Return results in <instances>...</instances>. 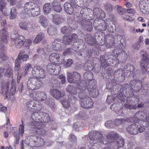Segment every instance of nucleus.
<instances>
[{
  "label": "nucleus",
  "instance_id": "obj_61",
  "mask_svg": "<svg viewBox=\"0 0 149 149\" xmlns=\"http://www.w3.org/2000/svg\"><path fill=\"white\" fill-rule=\"evenodd\" d=\"M72 51V49L69 48L65 50L63 53V54L64 55H70L71 54Z\"/></svg>",
  "mask_w": 149,
  "mask_h": 149
},
{
  "label": "nucleus",
  "instance_id": "obj_50",
  "mask_svg": "<svg viewBox=\"0 0 149 149\" xmlns=\"http://www.w3.org/2000/svg\"><path fill=\"white\" fill-rule=\"evenodd\" d=\"M20 62L19 58H17L15 60V70L18 71L20 67Z\"/></svg>",
  "mask_w": 149,
  "mask_h": 149
},
{
  "label": "nucleus",
  "instance_id": "obj_40",
  "mask_svg": "<svg viewBox=\"0 0 149 149\" xmlns=\"http://www.w3.org/2000/svg\"><path fill=\"white\" fill-rule=\"evenodd\" d=\"M62 18L58 15L53 16V22L54 24L58 25L61 24L62 21Z\"/></svg>",
  "mask_w": 149,
  "mask_h": 149
},
{
  "label": "nucleus",
  "instance_id": "obj_30",
  "mask_svg": "<svg viewBox=\"0 0 149 149\" xmlns=\"http://www.w3.org/2000/svg\"><path fill=\"white\" fill-rule=\"evenodd\" d=\"M83 42V40L80 39L78 38L75 40L74 43L72 45V49L76 51V50L79 48L80 44Z\"/></svg>",
  "mask_w": 149,
  "mask_h": 149
},
{
  "label": "nucleus",
  "instance_id": "obj_55",
  "mask_svg": "<svg viewBox=\"0 0 149 149\" xmlns=\"http://www.w3.org/2000/svg\"><path fill=\"white\" fill-rule=\"evenodd\" d=\"M5 75L8 77H12V70L10 68L7 69L5 72Z\"/></svg>",
  "mask_w": 149,
  "mask_h": 149
},
{
  "label": "nucleus",
  "instance_id": "obj_34",
  "mask_svg": "<svg viewBox=\"0 0 149 149\" xmlns=\"http://www.w3.org/2000/svg\"><path fill=\"white\" fill-rule=\"evenodd\" d=\"M66 90L71 94L76 95L77 93V89L73 86L68 85L66 88Z\"/></svg>",
  "mask_w": 149,
  "mask_h": 149
},
{
  "label": "nucleus",
  "instance_id": "obj_24",
  "mask_svg": "<svg viewBox=\"0 0 149 149\" xmlns=\"http://www.w3.org/2000/svg\"><path fill=\"white\" fill-rule=\"evenodd\" d=\"M62 42L60 39H56L52 43V47L56 51L61 50L62 49Z\"/></svg>",
  "mask_w": 149,
  "mask_h": 149
},
{
  "label": "nucleus",
  "instance_id": "obj_19",
  "mask_svg": "<svg viewBox=\"0 0 149 149\" xmlns=\"http://www.w3.org/2000/svg\"><path fill=\"white\" fill-rule=\"evenodd\" d=\"M81 23L83 28L85 30L90 31L92 29V23L90 21H87L85 19L82 20Z\"/></svg>",
  "mask_w": 149,
  "mask_h": 149
},
{
  "label": "nucleus",
  "instance_id": "obj_16",
  "mask_svg": "<svg viewBox=\"0 0 149 149\" xmlns=\"http://www.w3.org/2000/svg\"><path fill=\"white\" fill-rule=\"evenodd\" d=\"M61 55L58 53H52L49 58V61L54 63H57L60 61V57Z\"/></svg>",
  "mask_w": 149,
  "mask_h": 149
},
{
  "label": "nucleus",
  "instance_id": "obj_7",
  "mask_svg": "<svg viewBox=\"0 0 149 149\" xmlns=\"http://www.w3.org/2000/svg\"><path fill=\"white\" fill-rule=\"evenodd\" d=\"M32 75L34 78H37L39 79H43L46 75V72L45 70L41 67L36 66L33 67L32 70Z\"/></svg>",
  "mask_w": 149,
  "mask_h": 149
},
{
  "label": "nucleus",
  "instance_id": "obj_29",
  "mask_svg": "<svg viewBox=\"0 0 149 149\" xmlns=\"http://www.w3.org/2000/svg\"><path fill=\"white\" fill-rule=\"evenodd\" d=\"M98 22L97 21H95L93 23V25L95 26V27H97V30L102 31L105 30L107 28L106 23L105 22L102 20V24L99 25L98 26L96 24Z\"/></svg>",
  "mask_w": 149,
  "mask_h": 149
},
{
  "label": "nucleus",
  "instance_id": "obj_37",
  "mask_svg": "<svg viewBox=\"0 0 149 149\" xmlns=\"http://www.w3.org/2000/svg\"><path fill=\"white\" fill-rule=\"evenodd\" d=\"M51 6L49 3H46L43 6V12L45 15H47L51 11Z\"/></svg>",
  "mask_w": 149,
  "mask_h": 149
},
{
  "label": "nucleus",
  "instance_id": "obj_11",
  "mask_svg": "<svg viewBox=\"0 0 149 149\" xmlns=\"http://www.w3.org/2000/svg\"><path fill=\"white\" fill-rule=\"evenodd\" d=\"M67 74L68 81L70 83L78 84L81 81V76L77 72H74L73 74L71 73L68 72L67 73Z\"/></svg>",
  "mask_w": 149,
  "mask_h": 149
},
{
  "label": "nucleus",
  "instance_id": "obj_59",
  "mask_svg": "<svg viewBox=\"0 0 149 149\" xmlns=\"http://www.w3.org/2000/svg\"><path fill=\"white\" fill-rule=\"evenodd\" d=\"M73 61L71 59H69L67 60V62L65 64V66L66 68L70 67L73 63Z\"/></svg>",
  "mask_w": 149,
  "mask_h": 149
},
{
  "label": "nucleus",
  "instance_id": "obj_63",
  "mask_svg": "<svg viewBox=\"0 0 149 149\" xmlns=\"http://www.w3.org/2000/svg\"><path fill=\"white\" fill-rule=\"evenodd\" d=\"M118 12L120 14H122L124 13V9L122 8V7L117 5L116 6Z\"/></svg>",
  "mask_w": 149,
  "mask_h": 149
},
{
  "label": "nucleus",
  "instance_id": "obj_33",
  "mask_svg": "<svg viewBox=\"0 0 149 149\" xmlns=\"http://www.w3.org/2000/svg\"><path fill=\"white\" fill-rule=\"evenodd\" d=\"M124 70L125 71H128L127 73L130 72V74H135V72L134 73V66L130 64H127L124 67Z\"/></svg>",
  "mask_w": 149,
  "mask_h": 149
},
{
  "label": "nucleus",
  "instance_id": "obj_46",
  "mask_svg": "<svg viewBox=\"0 0 149 149\" xmlns=\"http://www.w3.org/2000/svg\"><path fill=\"white\" fill-rule=\"evenodd\" d=\"M141 54L142 56L141 61L149 62V60L147 57V53L146 52H144L143 51H142L141 52Z\"/></svg>",
  "mask_w": 149,
  "mask_h": 149
},
{
  "label": "nucleus",
  "instance_id": "obj_8",
  "mask_svg": "<svg viewBox=\"0 0 149 149\" xmlns=\"http://www.w3.org/2000/svg\"><path fill=\"white\" fill-rule=\"evenodd\" d=\"M77 100V99L75 97L70 95L66 96L64 98L61 100V102L65 108H68L70 106V102L72 104L75 103Z\"/></svg>",
  "mask_w": 149,
  "mask_h": 149
},
{
  "label": "nucleus",
  "instance_id": "obj_54",
  "mask_svg": "<svg viewBox=\"0 0 149 149\" xmlns=\"http://www.w3.org/2000/svg\"><path fill=\"white\" fill-rule=\"evenodd\" d=\"M124 108L127 109H134L136 108V105H132L128 103H125L124 105Z\"/></svg>",
  "mask_w": 149,
  "mask_h": 149
},
{
  "label": "nucleus",
  "instance_id": "obj_45",
  "mask_svg": "<svg viewBox=\"0 0 149 149\" xmlns=\"http://www.w3.org/2000/svg\"><path fill=\"white\" fill-rule=\"evenodd\" d=\"M126 121L124 118L116 119L115 121V123L116 126H119L124 123Z\"/></svg>",
  "mask_w": 149,
  "mask_h": 149
},
{
  "label": "nucleus",
  "instance_id": "obj_27",
  "mask_svg": "<svg viewBox=\"0 0 149 149\" xmlns=\"http://www.w3.org/2000/svg\"><path fill=\"white\" fill-rule=\"evenodd\" d=\"M52 5L55 11L60 12L61 11L62 8L60 2L57 1H54L52 3Z\"/></svg>",
  "mask_w": 149,
  "mask_h": 149
},
{
  "label": "nucleus",
  "instance_id": "obj_42",
  "mask_svg": "<svg viewBox=\"0 0 149 149\" xmlns=\"http://www.w3.org/2000/svg\"><path fill=\"white\" fill-rule=\"evenodd\" d=\"M17 13L15 8H12L10 10V19H14L17 17Z\"/></svg>",
  "mask_w": 149,
  "mask_h": 149
},
{
  "label": "nucleus",
  "instance_id": "obj_53",
  "mask_svg": "<svg viewBox=\"0 0 149 149\" xmlns=\"http://www.w3.org/2000/svg\"><path fill=\"white\" fill-rule=\"evenodd\" d=\"M47 95L44 92L40 91V99L38 101H44L47 98Z\"/></svg>",
  "mask_w": 149,
  "mask_h": 149
},
{
  "label": "nucleus",
  "instance_id": "obj_39",
  "mask_svg": "<svg viewBox=\"0 0 149 149\" xmlns=\"http://www.w3.org/2000/svg\"><path fill=\"white\" fill-rule=\"evenodd\" d=\"M24 52H20L17 58H19V61H26L29 58V56L27 54H23Z\"/></svg>",
  "mask_w": 149,
  "mask_h": 149
},
{
  "label": "nucleus",
  "instance_id": "obj_17",
  "mask_svg": "<svg viewBox=\"0 0 149 149\" xmlns=\"http://www.w3.org/2000/svg\"><path fill=\"white\" fill-rule=\"evenodd\" d=\"M77 37V35L75 33L69 36H63V42L65 44H70L72 41H74Z\"/></svg>",
  "mask_w": 149,
  "mask_h": 149
},
{
  "label": "nucleus",
  "instance_id": "obj_51",
  "mask_svg": "<svg viewBox=\"0 0 149 149\" xmlns=\"http://www.w3.org/2000/svg\"><path fill=\"white\" fill-rule=\"evenodd\" d=\"M44 116L42 118H43V120L45 123H47L50 120V117L49 116V114L45 113H43V114Z\"/></svg>",
  "mask_w": 149,
  "mask_h": 149
},
{
  "label": "nucleus",
  "instance_id": "obj_32",
  "mask_svg": "<svg viewBox=\"0 0 149 149\" xmlns=\"http://www.w3.org/2000/svg\"><path fill=\"white\" fill-rule=\"evenodd\" d=\"M84 67L85 70L90 71L93 69L94 66L93 62L89 61L84 65Z\"/></svg>",
  "mask_w": 149,
  "mask_h": 149
},
{
  "label": "nucleus",
  "instance_id": "obj_12",
  "mask_svg": "<svg viewBox=\"0 0 149 149\" xmlns=\"http://www.w3.org/2000/svg\"><path fill=\"white\" fill-rule=\"evenodd\" d=\"M131 88L133 91L137 92L142 88V82L139 80H133L130 82Z\"/></svg>",
  "mask_w": 149,
  "mask_h": 149
},
{
  "label": "nucleus",
  "instance_id": "obj_38",
  "mask_svg": "<svg viewBox=\"0 0 149 149\" xmlns=\"http://www.w3.org/2000/svg\"><path fill=\"white\" fill-rule=\"evenodd\" d=\"M40 91H34L32 93L30 94V97L33 99V100L38 101L39 100L40 98Z\"/></svg>",
  "mask_w": 149,
  "mask_h": 149
},
{
  "label": "nucleus",
  "instance_id": "obj_64",
  "mask_svg": "<svg viewBox=\"0 0 149 149\" xmlns=\"http://www.w3.org/2000/svg\"><path fill=\"white\" fill-rule=\"evenodd\" d=\"M24 126L22 125H20L19 127V130L20 135L22 136L24 132Z\"/></svg>",
  "mask_w": 149,
  "mask_h": 149
},
{
  "label": "nucleus",
  "instance_id": "obj_58",
  "mask_svg": "<svg viewBox=\"0 0 149 149\" xmlns=\"http://www.w3.org/2000/svg\"><path fill=\"white\" fill-rule=\"evenodd\" d=\"M143 125L144 126H149V116H146L145 120H142Z\"/></svg>",
  "mask_w": 149,
  "mask_h": 149
},
{
  "label": "nucleus",
  "instance_id": "obj_44",
  "mask_svg": "<svg viewBox=\"0 0 149 149\" xmlns=\"http://www.w3.org/2000/svg\"><path fill=\"white\" fill-rule=\"evenodd\" d=\"M93 74L90 72H85L84 74V77L86 79H88L89 80H91L93 78Z\"/></svg>",
  "mask_w": 149,
  "mask_h": 149
},
{
  "label": "nucleus",
  "instance_id": "obj_48",
  "mask_svg": "<svg viewBox=\"0 0 149 149\" xmlns=\"http://www.w3.org/2000/svg\"><path fill=\"white\" fill-rule=\"evenodd\" d=\"M48 33L51 35L52 36L55 34L56 32V29L52 26H49L47 30Z\"/></svg>",
  "mask_w": 149,
  "mask_h": 149
},
{
  "label": "nucleus",
  "instance_id": "obj_1",
  "mask_svg": "<svg viewBox=\"0 0 149 149\" xmlns=\"http://www.w3.org/2000/svg\"><path fill=\"white\" fill-rule=\"evenodd\" d=\"M118 135L115 132H111L109 133L107 135V139H103V136L100 132L96 131H91L89 133V137L92 140H97L99 142H102L104 144L111 145L116 139L118 137Z\"/></svg>",
  "mask_w": 149,
  "mask_h": 149
},
{
  "label": "nucleus",
  "instance_id": "obj_21",
  "mask_svg": "<svg viewBox=\"0 0 149 149\" xmlns=\"http://www.w3.org/2000/svg\"><path fill=\"white\" fill-rule=\"evenodd\" d=\"M19 27L22 29L27 30L30 31L33 30V28L32 25L26 22H22L19 23Z\"/></svg>",
  "mask_w": 149,
  "mask_h": 149
},
{
  "label": "nucleus",
  "instance_id": "obj_25",
  "mask_svg": "<svg viewBox=\"0 0 149 149\" xmlns=\"http://www.w3.org/2000/svg\"><path fill=\"white\" fill-rule=\"evenodd\" d=\"M94 15L97 18L101 17L103 18L105 17V15L104 12L99 8H96L93 9V11Z\"/></svg>",
  "mask_w": 149,
  "mask_h": 149
},
{
  "label": "nucleus",
  "instance_id": "obj_41",
  "mask_svg": "<svg viewBox=\"0 0 149 149\" xmlns=\"http://www.w3.org/2000/svg\"><path fill=\"white\" fill-rule=\"evenodd\" d=\"M141 7L142 8V12L146 14L149 13V1H146L143 7Z\"/></svg>",
  "mask_w": 149,
  "mask_h": 149
},
{
  "label": "nucleus",
  "instance_id": "obj_62",
  "mask_svg": "<svg viewBox=\"0 0 149 149\" xmlns=\"http://www.w3.org/2000/svg\"><path fill=\"white\" fill-rule=\"evenodd\" d=\"M39 126H32V127L34 129L36 133L38 134H40L42 131V128H40L38 127Z\"/></svg>",
  "mask_w": 149,
  "mask_h": 149
},
{
  "label": "nucleus",
  "instance_id": "obj_18",
  "mask_svg": "<svg viewBox=\"0 0 149 149\" xmlns=\"http://www.w3.org/2000/svg\"><path fill=\"white\" fill-rule=\"evenodd\" d=\"M37 101L33 100L29 101L27 103V106L29 108L33 109L36 111H38L40 110L41 109V106L36 104Z\"/></svg>",
  "mask_w": 149,
  "mask_h": 149
},
{
  "label": "nucleus",
  "instance_id": "obj_47",
  "mask_svg": "<svg viewBox=\"0 0 149 149\" xmlns=\"http://www.w3.org/2000/svg\"><path fill=\"white\" fill-rule=\"evenodd\" d=\"M105 9L108 13L111 12L113 9V7L111 4L109 3H106L105 6Z\"/></svg>",
  "mask_w": 149,
  "mask_h": 149
},
{
  "label": "nucleus",
  "instance_id": "obj_9",
  "mask_svg": "<svg viewBox=\"0 0 149 149\" xmlns=\"http://www.w3.org/2000/svg\"><path fill=\"white\" fill-rule=\"evenodd\" d=\"M46 68L50 74L54 75H58L61 70L60 65L55 63H49L46 66Z\"/></svg>",
  "mask_w": 149,
  "mask_h": 149
},
{
  "label": "nucleus",
  "instance_id": "obj_31",
  "mask_svg": "<svg viewBox=\"0 0 149 149\" xmlns=\"http://www.w3.org/2000/svg\"><path fill=\"white\" fill-rule=\"evenodd\" d=\"M90 139L92 140L91 139ZM94 140L96 141L97 143L95 142L91 143L88 146V147L89 149H101V147L99 143H101L102 142H99L96 139Z\"/></svg>",
  "mask_w": 149,
  "mask_h": 149
},
{
  "label": "nucleus",
  "instance_id": "obj_26",
  "mask_svg": "<svg viewBox=\"0 0 149 149\" xmlns=\"http://www.w3.org/2000/svg\"><path fill=\"white\" fill-rule=\"evenodd\" d=\"M33 141L35 145L37 147L42 146L44 144V141L40 137L33 136Z\"/></svg>",
  "mask_w": 149,
  "mask_h": 149
},
{
  "label": "nucleus",
  "instance_id": "obj_14",
  "mask_svg": "<svg viewBox=\"0 0 149 149\" xmlns=\"http://www.w3.org/2000/svg\"><path fill=\"white\" fill-rule=\"evenodd\" d=\"M124 140L121 137L118 135V137L110 146L111 149H117L118 148L123 147L124 145Z\"/></svg>",
  "mask_w": 149,
  "mask_h": 149
},
{
  "label": "nucleus",
  "instance_id": "obj_57",
  "mask_svg": "<svg viewBox=\"0 0 149 149\" xmlns=\"http://www.w3.org/2000/svg\"><path fill=\"white\" fill-rule=\"evenodd\" d=\"M108 30L111 32H114L116 30V27L115 25L112 22V24L110 25L108 28Z\"/></svg>",
  "mask_w": 149,
  "mask_h": 149
},
{
  "label": "nucleus",
  "instance_id": "obj_13",
  "mask_svg": "<svg viewBox=\"0 0 149 149\" xmlns=\"http://www.w3.org/2000/svg\"><path fill=\"white\" fill-rule=\"evenodd\" d=\"M7 33L6 30L2 29L0 31V49L2 50L4 48V45L7 44Z\"/></svg>",
  "mask_w": 149,
  "mask_h": 149
},
{
  "label": "nucleus",
  "instance_id": "obj_56",
  "mask_svg": "<svg viewBox=\"0 0 149 149\" xmlns=\"http://www.w3.org/2000/svg\"><path fill=\"white\" fill-rule=\"evenodd\" d=\"M85 41L88 44L93 45L95 42V40L92 38H86Z\"/></svg>",
  "mask_w": 149,
  "mask_h": 149
},
{
  "label": "nucleus",
  "instance_id": "obj_35",
  "mask_svg": "<svg viewBox=\"0 0 149 149\" xmlns=\"http://www.w3.org/2000/svg\"><path fill=\"white\" fill-rule=\"evenodd\" d=\"M44 37V33L42 32L40 33L36 37L33 41V43L35 44L39 43Z\"/></svg>",
  "mask_w": 149,
  "mask_h": 149
},
{
  "label": "nucleus",
  "instance_id": "obj_5",
  "mask_svg": "<svg viewBox=\"0 0 149 149\" xmlns=\"http://www.w3.org/2000/svg\"><path fill=\"white\" fill-rule=\"evenodd\" d=\"M10 36L12 40L15 42V45L17 47L22 46L25 42V39L24 37L22 35H19L17 33H12Z\"/></svg>",
  "mask_w": 149,
  "mask_h": 149
},
{
  "label": "nucleus",
  "instance_id": "obj_2",
  "mask_svg": "<svg viewBox=\"0 0 149 149\" xmlns=\"http://www.w3.org/2000/svg\"><path fill=\"white\" fill-rule=\"evenodd\" d=\"M19 16L21 18H24L31 15L36 16L39 15L40 12V8L32 2H29L25 4L23 8L19 9Z\"/></svg>",
  "mask_w": 149,
  "mask_h": 149
},
{
  "label": "nucleus",
  "instance_id": "obj_52",
  "mask_svg": "<svg viewBox=\"0 0 149 149\" xmlns=\"http://www.w3.org/2000/svg\"><path fill=\"white\" fill-rule=\"evenodd\" d=\"M148 62L142 61L141 62L140 66L142 70H146L148 65Z\"/></svg>",
  "mask_w": 149,
  "mask_h": 149
},
{
  "label": "nucleus",
  "instance_id": "obj_36",
  "mask_svg": "<svg viewBox=\"0 0 149 149\" xmlns=\"http://www.w3.org/2000/svg\"><path fill=\"white\" fill-rule=\"evenodd\" d=\"M72 30V28L68 26H64L63 27L61 31L62 33L64 34H67L70 33Z\"/></svg>",
  "mask_w": 149,
  "mask_h": 149
},
{
  "label": "nucleus",
  "instance_id": "obj_3",
  "mask_svg": "<svg viewBox=\"0 0 149 149\" xmlns=\"http://www.w3.org/2000/svg\"><path fill=\"white\" fill-rule=\"evenodd\" d=\"M78 96L80 99L81 106L84 108L91 107L93 104L92 100L84 92L79 93Z\"/></svg>",
  "mask_w": 149,
  "mask_h": 149
},
{
  "label": "nucleus",
  "instance_id": "obj_15",
  "mask_svg": "<svg viewBox=\"0 0 149 149\" xmlns=\"http://www.w3.org/2000/svg\"><path fill=\"white\" fill-rule=\"evenodd\" d=\"M50 94L56 99H59L65 95V93L63 92H61L57 89H51L50 90Z\"/></svg>",
  "mask_w": 149,
  "mask_h": 149
},
{
  "label": "nucleus",
  "instance_id": "obj_10",
  "mask_svg": "<svg viewBox=\"0 0 149 149\" xmlns=\"http://www.w3.org/2000/svg\"><path fill=\"white\" fill-rule=\"evenodd\" d=\"M70 3L66 2L64 5L65 11L68 13L72 14L74 12V8H77L78 6L74 0H70Z\"/></svg>",
  "mask_w": 149,
  "mask_h": 149
},
{
  "label": "nucleus",
  "instance_id": "obj_4",
  "mask_svg": "<svg viewBox=\"0 0 149 149\" xmlns=\"http://www.w3.org/2000/svg\"><path fill=\"white\" fill-rule=\"evenodd\" d=\"M43 85V83L42 80L34 77L29 78L27 82V88L31 91L39 88Z\"/></svg>",
  "mask_w": 149,
  "mask_h": 149
},
{
  "label": "nucleus",
  "instance_id": "obj_60",
  "mask_svg": "<svg viewBox=\"0 0 149 149\" xmlns=\"http://www.w3.org/2000/svg\"><path fill=\"white\" fill-rule=\"evenodd\" d=\"M48 105L49 107L52 108H54L55 105L54 100L52 99H49V100Z\"/></svg>",
  "mask_w": 149,
  "mask_h": 149
},
{
  "label": "nucleus",
  "instance_id": "obj_6",
  "mask_svg": "<svg viewBox=\"0 0 149 149\" xmlns=\"http://www.w3.org/2000/svg\"><path fill=\"white\" fill-rule=\"evenodd\" d=\"M116 59V58L113 55L110 53L106 54L104 55L101 56L100 57L101 65L103 68H105L109 65L108 61L111 62V60H113Z\"/></svg>",
  "mask_w": 149,
  "mask_h": 149
},
{
  "label": "nucleus",
  "instance_id": "obj_22",
  "mask_svg": "<svg viewBox=\"0 0 149 149\" xmlns=\"http://www.w3.org/2000/svg\"><path fill=\"white\" fill-rule=\"evenodd\" d=\"M40 116L38 112H34L31 115V118L33 121L31 125L32 126H39L40 125V120H39Z\"/></svg>",
  "mask_w": 149,
  "mask_h": 149
},
{
  "label": "nucleus",
  "instance_id": "obj_23",
  "mask_svg": "<svg viewBox=\"0 0 149 149\" xmlns=\"http://www.w3.org/2000/svg\"><path fill=\"white\" fill-rule=\"evenodd\" d=\"M95 86H93L90 85L88 88V90L89 92V94L91 97H96L99 95L98 90L96 89Z\"/></svg>",
  "mask_w": 149,
  "mask_h": 149
},
{
  "label": "nucleus",
  "instance_id": "obj_28",
  "mask_svg": "<svg viewBox=\"0 0 149 149\" xmlns=\"http://www.w3.org/2000/svg\"><path fill=\"white\" fill-rule=\"evenodd\" d=\"M88 12L93 13V11L90 8H83L81 10L80 12L81 16L84 18L82 20L84 19H86L87 18V16L88 15Z\"/></svg>",
  "mask_w": 149,
  "mask_h": 149
},
{
  "label": "nucleus",
  "instance_id": "obj_49",
  "mask_svg": "<svg viewBox=\"0 0 149 149\" xmlns=\"http://www.w3.org/2000/svg\"><path fill=\"white\" fill-rule=\"evenodd\" d=\"M9 82L8 81H6L2 84V87L3 90H5L6 92L9 90Z\"/></svg>",
  "mask_w": 149,
  "mask_h": 149
},
{
  "label": "nucleus",
  "instance_id": "obj_43",
  "mask_svg": "<svg viewBox=\"0 0 149 149\" xmlns=\"http://www.w3.org/2000/svg\"><path fill=\"white\" fill-rule=\"evenodd\" d=\"M87 85L85 81H82L78 85L77 87L80 90L84 91L86 89Z\"/></svg>",
  "mask_w": 149,
  "mask_h": 149
},
{
  "label": "nucleus",
  "instance_id": "obj_20",
  "mask_svg": "<svg viewBox=\"0 0 149 149\" xmlns=\"http://www.w3.org/2000/svg\"><path fill=\"white\" fill-rule=\"evenodd\" d=\"M127 131L131 134L136 135L138 132V125L132 124L130 125L127 128Z\"/></svg>",
  "mask_w": 149,
  "mask_h": 149
}]
</instances>
